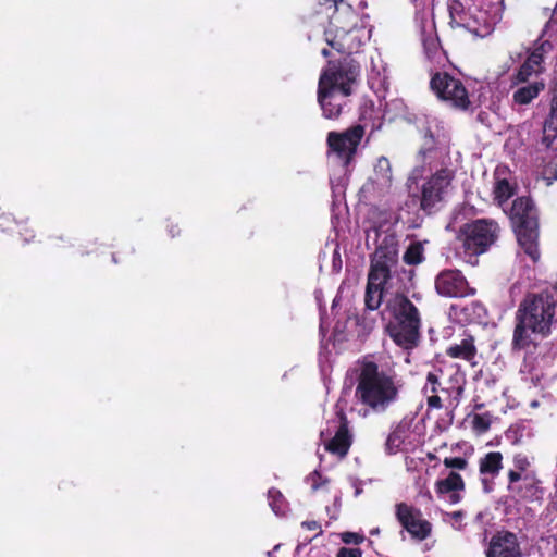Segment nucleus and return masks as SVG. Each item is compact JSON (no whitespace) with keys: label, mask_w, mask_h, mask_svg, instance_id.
I'll return each instance as SVG.
<instances>
[{"label":"nucleus","mask_w":557,"mask_h":557,"mask_svg":"<svg viewBox=\"0 0 557 557\" xmlns=\"http://www.w3.org/2000/svg\"><path fill=\"white\" fill-rule=\"evenodd\" d=\"M366 242L367 245H375L368 274L366 307L376 310L385 302L395 319L388 326L391 337L398 346L410 349L419 339L420 317L418 309L404 295L403 284L394 272L398 262L397 237L389 227H372L367 231Z\"/></svg>","instance_id":"1"},{"label":"nucleus","mask_w":557,"mask_h":557,"mask_svg":"<svg viewBox=\"0 0 557 557\" xmlns=\"http://www.w3.org/2000/svg\"><path fill=\"white\" fill-rule=\"evenodd\" d=\"M557 321V299L547 294L529 295L516 312L512 337L513 349H524L533 344V335L547 336Z\"/></svg>","instance_id":"2"},{"label":"nucleus","mask_w":557,"mask_h":557,"mask_svg":"<svg viewBox=\"0 0 557 557\" xmlns=\"http://www.w3.org/2000/svg\"><path fill=\"white\" fill-rule=\"evenodd\" d=\"M359 72L358 63L349 57L338 62L330 61L322 71L318 84V102L326 119L341 115Z\"/></svg>","instance_id":"3"},{"label":"nucleus","mask_w":557,"mask_h":557,"mask_svg":"<svg viewBox=\"0 0 557 557\" xmlns=\"http://www.w3.org/2000/svg\"><path fill=\"white\" fill-rule=\"evenodd\" d=\"M401 387L403 382L394 372L364 361L359 370L356 397L374 412H384L397 401Z\"/></svg>","instance_id":"4"},{"label":"nucleus","mask_w":557,"mask_h":557,"mask_svg":"<svg viewBox=\"0 0 557 557\" xmlns=\"http://www.w3.org/2000/svg\"><path fill=\"white\" fill-rule=\"evenodd\" d=\"M326 10H333L329 28L325 30L326 42L343 54L358 53L370 40L371 30L364 25L357 26V15L351 5L344 0H325Z\"/></svg>","instance_id":"5"},{"label":"nucleus","mask_w":557,"mask_h":557,"mask_svg":"<svg viewBox=\"0 0 557 557\" xmlns=\"http://www.w3.org/2000/svg\"><path fill=\"white\" fill-rule=\"evenodd\" d=\"M502 0H450V24L478 37L490 35L502 18Z\"/></svg>","instance_id":"6"},{"label":"nucleus","mask_w":557,"mask_h":557,"mask_svg":"<svg viewBox=\"0 0 557 557\" xmlns=\"http://www.w3.org/2000/svg\"><path fill=\"white\" fill-rule=\"evenodd\" d=\"M498 225L492 220H476L465 224L458 233L457 255L467 263L473 264L475 258L485 252L498 236Z\"/></svg>","instance_id":"7"},{"label":"nucleus","mask_w":557,"mask_h":557,"mask_svg":"<svg viewBox=\"0 0 557 557\" xmlns=\"http://www.w3.org/2000/svg\"><path fill=\"white\" fill-rule=\"evenodd\" d=\"M510 219L515 226L517 240L524 253L533 262L540 259L537 246V216L531 199L527 197L517 198L511 207Z\"/></svg>","instance_id":"8"},{"label":"nucleus","mask_w":557,"mask_h":557,"mask_svg":"<svg viewBox=\"0 0 557 557\" xmlns=\"http://www.w3.org/2000/svg\"><path fill=\"white\" fill-rule=\"evenodd\" d=\"M363 135L364 128L361 125L352 126L343 133L330 132L327 135L330 159L338 163L343 170L346 169L352 160Z\"/></svg>","instance_id":"9"},{"label":"nucleus","mask_w":557,"mask_h":557,"mask_svg":"<svg viewBox=\"0 0 557 557\" xmlns=\"http://www.w3.org/2000/svg\"><path fill=\"white\" fill-rule=\"evenodd\" d=\"M436 96L459 110H468L471 107L469 92L462 82L446 72L433 75L430 82Z\"/></svg>","instance_id":"10"},{"label":"nucleus","mask_w":557,"mask_h":557,"mask_svg":"<svg viewBox=\"0 0 557 557\" xmlns=\"http://www.w3.org/2000/svg\"><path fill=\"white\" fill-rule=\"evenodd\" d=\"M453 177L450 170L442 169L422 185L420 206L424 211L434 209L446 199L451 191Z\"/></svg>","instance_id":"11"},{"label":"nucleus","mask_w":557,"mask_h":557,"mask_svg":"<svg viewBox=\"0 0 557 557\" xmlns=\"http://www.w3.org/2000/svg\"><path fill=\"white\" fill-rule=\"evenodd\" d=\"M393 185V171L391 162L385 157H380L374 164L372 176L362 186L361 194L366 200H375L387 195Z\"/></svg>","instance_id":"12"},{"label":"nucleus","mask_w":557,"mask_h":557,"mask_svg":"<svg viewBox=\"0 0 557 557\" xmlns=\"http://www.w3.org/2000/svg\"><path fill=\"white\" fill-rule=\"evenodd\" d=\"M435 289L438 295L450 298L466 297L475 293L458 270L442 271L435 278Z\"/></svg>","instance_id":"13"},{"label":"nucleus","mask_w":557,"mask_h":557,"mask_svg":"<svg viewBox=\"0 0 557 557\" xmlns=\"http://www.w3.org/2000/svg\"><path fill=\"white\" fill-rule=\"evenodd\" d=\"M396 517L410 535L419 541L425 540L432 531L428 520L422 519L421 512L405 503L396 506Z\"/></svg>","instance_id":"14"},{"label":"nucleus","mask_w":557,"mask_h":557,"mask_svg":"<svg viewBox=\"0 0 557 557\" xmlns=\"http://www.w3.org/2000/svg\"><path fill=\"white\" fill-rule=\"evenodd\" d=\"M338 425H335V433L331 438L332 431L330 428L325 431H321V438L325 443V450L332 454L344 457L351 444V435L347 426V421L343 412L337 413Z\"/></svg>","instance_id":"15"},{"label":"nucleus","mask_w":557,"mask_h":557,"mask_svg":"<svg viewBox=\"0 0 557 557\" xmlns=\"http://www.w3.org/2000/svg\"><path fill=\"white\" fill-rule=\"evenodd\" d=\"M417 127L424 136V149L446 140L444 123L435 115L422 114L417 119Z\"/></svg>","instance_id":"16"},{"label":"nucleus","mask_w":557,"mask_h":557,"mask_svg":"<svg viewBox=\"0 0 557 557\" xmlns=\"http://www.w3.org/2000/svg\"><path fill=\"white\" fill-rule=\"evenodd\" d=\"M463 491V479L455 471H450L446 478L440 479L435 482L436 494L440 498L445 499L450 505L461 502Z\"/></svg>","instance_id":"17"},{"label":"nucleus","mask_w":557,"mask_h":557,"mask_svg":"<svg viewBox=\"0 0 557 557\" xmlns=\"http://www.w3.org/2000/svg\"><path fill=\"white\" fill-rule=\"evenodd\" d=\"M487 557H521L517 536L513 533H498L491 540Z\"/></svg>","instance_id":"18"},{"label":"nucleus","mask_w":557,"mask_h":557,"mask_svg":"<svg viewBox=\"0 0 557 557\" xmlns=\"http://www.w3.org/2000/svg\"><path fill=\"white\" fill-rule=\"evenodd\" d=\"M480 473L482 475V484L485 493H490L493 488L492 481L496 478L503 468V456L498 451H491L480 460Z\"/></svg>","instance_id":"19"},{"label":"nucleus","mask_w":557,"mask_h":557,"mask_svg":"<svg viewBox=\"0 0 557 557\" xmlns=\"http://www.w3.org/2000/svg\"><path fill=\"white\" fill-rule=\"evenodd\" d=\"M536 149L544 163L557 165V131L543 128V137Z\"/></svg>","instance_id":"20"},{"label":"nucleus","mask_w":557,"mask_h":557,"mask_svg":"<svg viewBox=\"0 0 557 557\" xmlns=\"http://www.w3.org/2000/svg\"><path fill=\"white\" fill-rule=\"evenodd\" d=\"M506 171L497 168L494 174L495 182L493 187L494 200L502 206L515 194V187L508 177L505 176Z\"/></svg>","instance_id":"21"},{"label":"nucleus","mask_w":557,"mask_h":557,"mask_svg":"<svg viewBox=\"0 0 557 557\" xmlns=\"http://www.w3.org/2000/svg\"><path fill=\"white\" fill-rule=\"evenodd\" d=\"M545 88L543 81H535L518 86L513 91L512 100L516 104L525 106L534 100Z\"/></svg>","instance_id":"22"},{"label":"nucleus","mask_w":557,"mask_h":557,"mask_svg":"<svg viewBox=\"0 0 557 557\" xmlns=\"http://www.w3.org/2000/svg\"><path fill=\"white\" fill-rule=\"evenodd\" d=\"M476 349L473 344L472 337H466L458 344L450 345L447 349V355L451 358L463 359L471 361L475 356Z\"/></svg>","instance_id":"23"},{"label":"nucleus","mask_w":557,"mask_h":557,"mask_svg":"<svg viewBox=\"0 0 557 557\" xmlns=\"http://www.w3.org/2000/svg\"><path fill=\"white\" fill-rule=\"evenodd\" d=\"M380 63L382 61L380 60ZM369 83L372 88H383L386 89L389 85L388 75L386 74V67L383 64H380V69L374 60H372V67L369 74Z\"/></svg>","instance_id":"24"},{"label":"nucleus","mask_w":557,"mask_h":557,"mask_svg":"<svg viewBox=\"0 0 557 557\" xmlns=\"http://www.w3.org/2000/svg\"><path fill=\"white\" fill-rule=\"evenodd\" d=\"M552 50L553 45L548 40H542L534 46L527 60L536 67L544 69L542 65L544 58L550 53Z\"/></svg>","instance_id":"25"},{"label":"nucleus","mask_w":557,"mask_h":557,"mask_svg":"<svg viewBox=\"0 0 557 557\" xmlns=\"http://www.w3.org/2000/svg\"><path fill=\"white\" fill-rule=\"evenodd\" d=\"M408 435L407 425H398L388 436L386 446L389 453H396L401 448Z\"/></svg>","instance_id":"26"},{"label":"nucleus","mask_w":557,"mask_h":557,"mask_svg":"<svg viewBox=\"0 0 557 557\" xmlns=\"http://www.w3.org/2000/svg\"><path fill=\"white\" fill-rule=\"evenodd\" d=\"M424 249L421 243L414 242L409 245L407 250L404 253V261L407 264L416 265L423 261Z\"/></svg>","instance_id":"27"},{"label":"nucleus","mask_w":557,"mask_h":557,"mask_svg":"<svg viewBox=\"0 0 557 557\" xmlns=\"http://www.w3.org/2000/svg\"><path fill=\"white\" fill-rule=\"evenodd\" d=\"M269 504L273 512L277 516H282L286 511V503L284 496L278 490L271 488L268 492Z\"/></svg>","instance_id":"28"},{"label":"nucleus","mask_w":557,"mask_h":557,"mask_svg":"<svg viewBox=\"0 0 557 557\" xmlns=\"http://www.w3.org/2000/svg\"><path fill=\"white\" fill-rule=\"evenodd\" d=\"M544 69H539L535 65L531 64L528 60L520 66L513 83L516 85L524 84L533 74H540Z\"/></svg>","instance_id":"29"},{"label":"nucleus","mask_w":557,"mask_h":557,"mask_svg":"<svg viewBox=\"0 0 557 557\" xmlns=\"http://www.w3.org/2000/svg\"><path fill=\"white\" fill-rule=\"evenodd\" d=\"M306 483L310 485L312 492H317L325 487L329 479L323 478L318 470H314L306 478Z\"/></svg>","instance_id":"30"},{"label":"nucleus","mask_w":557,"mask_h":557,"mask_svg":"<svg viewBox=\"0 0 557 557\" xmlns=\"http://www.w3.org/2000/svg\"><path fill=\"white\" fill-rule=\"evenodd\" d=\"M491 425V420L488 416L485 414H475L472 419L473 430L478 433H485Z\"/></svg>","instance_id":"31"},{"label":"nucleus","mask_w":557,"mask_h":557,"mask_svg":"<svg viewBox=\"0 0 557 557\" xmlns=\"http://www.w3.org/2000/svg\"><path fill=\"white\" fill-rule=\"evenodd\" d=\"M544 128L557 131V96L552 99L549 116L544 123Z\"/></svg>","instance_id":"32"},{"label":"nucleus","mask_w":557,"mask_h":557,"mask_svg":"<svg viewBox=\"0 0 557 557\" xmlns=\"http://www.w3.org/2000/svg\"><path fill=\"white\" fill-rule=\"evenodd\" d=\"M509 483L515 484L518 481H522L527 486L533 484V478L529 474H522L520 470H510L508 473Z\"/></svg>","instance_id":"33"},{"label":"nucleus","mask_w":557,"mask_h":557,"mask_svg":"<svg viewBox=\"0 0 557 557\" xmlns=\"http://www.w3.org/2000/svg\"><path fill=\"white\" fill-rule=\"evenodd\" d=\"M444 466L449 469L463 470L468 466V461L461 457L445 458L443 461Z\"/></svg>","instance_id":"34"},{"label":"nucleus","mask_w":557,"mask_h":557,"mask_svg":"<svg viewBox=\"0 0 557 557\" xmlns=\"http://www.w3.org/2000/svg\"><path fill=\"white\" fill-rule=\"evenodd\" d=\"M434 384H437V375L430 372L426 376V383L423 387V392H424L425 396L437 395L434 391Z\"/></svg>","instance_id":"35"},{"label":"nucleus","mask_w":557,"mask_h":557,"mask_svg":"<svg viewBox=\"0 0 557 557\" xmlns=\"http://www.w3.org/2000/svg\"><path fill=\"white\" fill-rule=\"evenodd\" d=\"M342 541L346 544H358L363 541V536L354 532H344L342 533Z\"/></svg>","instance_id":"36"},{"label":"nucleus","mask_w":557,"mask_h":557,"mask_svg":"<svg viewBox=\"0 0 557 557\" xmlns=\"http://www.w3.org/2000/svg\"><path fill=\"white\" fill-rule=\"evenodd\" d=\"M361 555L362 553L359 548L342 547L337 553V557H361Z\"/></svg>","instance_id":"37"},{"label":"nucleus","mask_w":557,"mask_h":557,"mask_svg":"<svg viewBox=\"0 0 557 557\" xmlns=\"http://www.w3.org/2000/svg\"><path fill=\"white\" fill-rule=\"evenodd\" d=\"M428 407L431 409H441L442 400L438 395H428L426 396Z\"/></svg>","instance_id":"38"},{"label":"nucleus","mask_w":557,"mask_h":557,"mask_svg":"<svg viewBox=\"0 0 557 557\" xmlns=\"http://www.w3.org/2000/svg\"><path fill=\"white\" fill-rule=\"evenodd\" d=\"M513 461H515V466H516L517 470H520V471H524L529 466V461L525 456L518 455L515 457Z\"/></svg>","instance_id":"39"},{"label":"nucleus","mask_w":557,"mask_h":557,"mask_svg":"<svg viewBox=\"0 0 557 557\" xmlns=\"http://www.w3.org/2000/svg\"><path fill=\"white\" fill-rule=\"evenodd\" d=\"M301 527L310 531H318V534L322 533L320 525L317 521H304L301 523Z\"/></svg>","instance_id":"40"},{"label":"nucleus","mask_w":557,"mask_h":557,"mask_svg":"<svg viewBox=\"0 0 557 557\" xmlns=\"http://www.w3.org/2000/svg\"><path fill=\"white\" fill-rule=\"evenodd\" d=\"M473 312L476 314L478 318H482L485 315V309L482 305L479 302H472Z\"/></svg>","instance_id":"41"},{"label":"nucleus","mask_w":557,"mask_h":557,"mask_svg":"<svg viewBox=\"0 0 557 557\" xmlns=\"http://www.w3.org/2000/svg\"><path fill=\"white\" fill-rule=\"evenodd\" d=\"M450 517L456 521V522H459L462 520L463 518V513L462 511H455L450 515Z\"/></svg>","instance_id":"42"},{"label":"nucleus","mask_w":557,"mask_h":557,"mask_svg":"<svg viewBox=\"0 0 557 557\" xmlns=\"http://www.w3.org/2000/svg\"><path fill=\"white\" fill-rule=\"evenodd\" d=\"M556 178H557V174H556V172H554L552 177L544 176L542 180L545 182L546 186H549L553 183V181Z\"/></svg>","instance_id":"43"},{"label":"nucleus","mask_w":557,"mask_h":557,"mask_svg":"<svg viewBox=\"0 0 557 557\" xmlns=\"http://www.w3.org/2000/svg\"><path fill=\"white\" fill-rule=\"evenodd\" d=\"M322 54H323L324 57H329V55H330V51H329L327 49H323V50H322Z\"/></svg>","instance_id":"44"},{"label":"nucleus","mask_w":557,"mask_h":557,"mask_svg":"<svg viewBox=\"0 0 557 557\" xmlns=\"http://www.w3.org/2000/svg\"><path fill=\"white\" fill-rule=\"evenodd\" d=\"M438 387H440V383L437 382V384H434V391H435L436 394L438 392Z\"/></svg>","instance_id":"45"},{"label":"nucleus","mask_w":557,"mask_h":557,"mask_svg":"<svg viewBox=\"0 0 557 557\" xmlns=\"http://www.w3.org/2000/svg\"><path fill=\"white\" fill-rule=\"evenodd\" d=\"M426 496H428L429 499L432 498V496H431V494L429 492L426 493Z\"/></svg>","instance_id":"46"},{"label":"nucleus","mask_w":557,"mask_h":557,"mask_svg":"<svg viewBox=\"0 0 557 557\" xmlns=\"http://www.w3.org/2000/svg\"><path fill=\"white\" fill-rule=\"evenodd\" d=\"M267 555H268V557H273V556H272V552H268V554H267Z\"/></svg>","instance_id":"47"},{"label":"nucleus","mask_w":557,"mask_h":557,"mask_svg":"<svg viewBox=\"0 0 557 557\" xmlns=\"http://www.w3.org/2000/svg\"><path fill=\"white\" fill-rule=\"evenodd\" d=\"M555 288L557 289V284L555 285Z\"/></svg>","instance_id":"48"}]
</instances>
